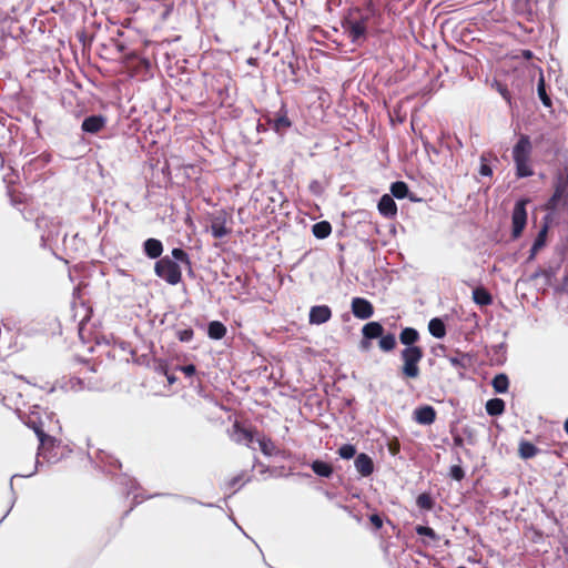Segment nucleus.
<instances>
[{
	"mask_svg": "<svg viewBox=\"0 0 568 568\" xmlns=\"http://www.w3.org/2000/svg\"><path fill=\"white\" fill-rule=\"evenodd\" d=\"M171 254L175 261H173L169 256L161 257L155 263L154 272L160 278L164 280L166 283L171 285H176L182 280V272L178 262L184 264L189 268L192 267V262L190 260L189 254L180 247H174Z\"/></svg>",
	"mask_w": 568,
	"mask_h": 568,
	"instance_id": "obj_1",
	"label": "nucleus"
},
{
	"mask_svg": "<svg viewBox=\"0 0 568 568\" xmlns=\"http://www.w3.org/2000/svg\"><path fill=\"white\" fill-rule=\"evenodd\" d=\"M532 153V144L528 135H520L517 143L513 148V159L516 166L517 178H528L534 174L530 165V158Z\"/></svg>",
	"mask_w": 568,
	"mask_h": 568,
	"instance_id": "obj_2",
	"label": "nucleus"
},
{
	"mask_svg": "<svg viewBox=\"0 0 568 568\" xmlns=\"http://www.w3.org/2000/svg\"><path fill=\"white\" fill-rule=\"evenodd\" d=\"M369 17L363 14L359 9L353 10L343 22L344 31L352 42H359L366 39L367 23Z\"/></svg>",
	"mask_w": 568,
	"mask_h": 568,
	"instance_id": "obj_3",
	"label": "nucleus"
},
{
	"mask_svg": "<svg viewBox=\"0 0 568 568\" xmlns=\"http://www.w3.org/2000/svg\"><path fill=\"white\" fill-rule=\"evenodd\" d=\"M424 356L422 347H405L400 352V358L403 361L402 376L404 378H417L420 374L419 362Z\"/></svg>",
	"mask_w": 568,
	"mask_h": 568,
	"instance_id": "obj_4",
	"label": "nucleus"
},
{
	"mask_svg": "<svg viewBox=\"0 0 568 568\" xmlns=\"http://www.w3.org/2000/svg\"><path fill=\"white\" fill-rule=\"evenodd\" d=\"M123 65L131 78L145 79L151 72V63L145 58L129 53L123 59Z\"/></svg>",
	"mask_w": 568,
	"mask_h": 568,
	"instance_id": "obj_5",
	"label": "nucleus"
},
{
	"mask_svg": "<svg viewBox=\"0 0 568 568\" xmlns=\"http://www.w3.org/2000/svg\"><path fill=\"white\" fill-rule=\"evenodd\" d=\"M529 200L521 199L516 202L513 214H511V223H513V230L511 235L514 239H518L527 223V212H526V205L528 204Z\"/></svg>",
	"mask_w": 568,
	"mask_h": 568,
	"instance_id": "obj_6",
	"label": "nucleus"
},
{
	"mask_svg": "<svg viewBox=\"0 0 568 568\" xmlns=\"http://www.w3.org/2000/svg\"><path fill=\"white\" fill-rule=\"evenodd\" d=\"M229 222H231V215L227 214L224 210L214 213L211 216L210 225L213 237L223 239L231 234L232 229L227 226Z\"/></svg>",
	"mask_w": 568,
	"mask_h": 568,
	"instance_id": "obj_7",
	"label": "nucleus"
},
{
	"mask_svg": "<svg viewBox=\"0 0 568 568\" xmlns=\"http://www.w3.org/2000/svg\"><path fill=\"white\" fill-rule=\"evenodd\" d=\"M351 307L353 315L359 320H367L374 314L373 304L364 297H354Z\"/></svg>",
	"mask_w": 568,
	"mask_h": 568,
	"instance_id": "obj_8",
	"label": "nucleus"
},
{
	"mask_svg": "<svg viewBox=\"0 0 568 568\" xmlns=\"http://www.w3.org/2000/svg\"><path fill=\"white\" fill-rule=\"evenodd\" d=\"M363 339L361 342L362 348L369 346V339L378 338L384 333V327L379 322H369L362 328Z\"/></svg>",
	"mask_w": 568,
	"mask_h": 568,
	"instance_id": "obj_9",
	"label": "nucleus"
},
{
	"mask_svg": "<svg viewBox=\"0 0 568 568\" xmlns=\"http://www.w3.org/2000/svg\"><path fill=\"white\" fill-rule=\"evenodd\" d=\"M106 118L98 114L87 116L81 124V130L85 133L97 134L105 128Z\"/></svg>",
	"mask_w": 568,
	"mask_h": 568,
	"instance_id": "obj_10",
	"label": "nucleus"
},
{
	"mask_svg": "<svg viewBox=\"0 0 568 568\" xmlns=\"http://www.w3.org/2000/svg\"><path fill=\"white\" fill-rule=\"evenodd\" d=\"M254 436L255 429L245 428L237 420L233 424L231 437L235 443H246L248 445L254 440Z\"/></svg>",
	"mask_w": 568,
	"mask_h": 568,
	"instance_id": "obj_11",
	"label": "nucleus"
},
{
	"mask_svg": "<svg viewBox=\"0 0 568 568\" xmlns=\"http://www.w3.org/2000/svg\"><path fill=\"white\" fill-rule=\"evenodd\" d=\"M268 123L272 125L273 130L277 133H282L291 128L292 122L287 116V111L282 106L280 112H277L273 119H268Z\"/></svg>",
	"mask_w": 568,
	"mask_h": 568,
	"instance_id": "obj_12",
	"label": "nucleus"
},
{
	"mask_svg": "<svg viewBox=\"0 0 568 568\" xmlns=\"http://www.w3.org/2000/svg\"><path fill=\"white\" fill-rule=\"evenodd\" d=\"M414 415L415 420L420 425H430L436 419V410L430 405L416 408Z\"/></svg>",
	"mask_w": 568,
	"mask_h": 568,
	"instance_id": "obj_13",
	"label": "nucleus"
},
{
	"mask_svg": "<svg viewBox=\"0 0 568 568\" xmlns=\"http://www.w3.org/2000/svg\"><path fill=\"white\" fill-rule=\"evenodd\" d=\"M355 468L363 477H368L374 471L373 459L367 454L361 453L355 458Z\"/></svg>",
	"mask_w": 568,
	"mask_h": 568,
	"instance_id": "obj_14",
	"label": "nucleus"
},
{
	"mask_svg": "<svg viewBox=\"0 0 568 568\" xmlns=\"http://www.w3.org/2000/svg\"><path fill=\"white\" fill-rule=\"evenodd\" d=\"M332 316V311L327 305L313 306L310 311V322L312 324H324Z\"/></svg>",
	"mask_w": 568,
	"mask_h": 568,
	"instance_id": "obj_15",
	"label": "nucleus"
},
{
	"mask_svg": "<svg viewBox=\"0 0 568 568\" xmlns=\"http://www.w3.org/2000/svg\"><path fill=\"white\" fill-rule=\"evenodd\" d=\"M378 211L385 217H394L397 214V205L389 194H384L378 202Z\"/></svg>",
	"mask_w": 568,
	"mask_h": 568,
	"instance_id": "obj_16",
	"label": "nucleus"
},
{
	"mask_svg": "<svg viewBox=\"0 0 568 568\" xmlns=\"http://www.w3.org/2000/svg\"><path fill=\"white\" fill-rule=\"evenodd\" d=\"M399 341L406 347H418L415 344L419 341V333L413 327H405L399 334Z\"/></svg>",
	"mask_w": 568,
	"mask_h": 568,
	"instance_id": "obj_17",
	"label": "nucleus"
},
{
	"mask_svg": "<svg viewBox=\"0 0 568 568\" xmlns=\"http://www.w3.org/2000/svg\"><path fill=\"white\" fill-rule=\"evenodd\" d=\"M144 253L150 258H159L163 252L162 242L156 239H148L144 244Z\"/></svg>",
	"mask_w": 568,
	"mask_h": 568,
	"instance_id": "obj_18",
	"label": "nucleus"
},
{
	"mask_svg": "<svg viewBox=\"0 0 568 568\" xmlns=\"http://www.w3.org/2000/svg\"><path fill=\"white\" fill-rule=\"evenodd\" d=\"M312 233L316 239L324 240L332 233V225L328 221H321L312 226Z\"/></svg>",
	"mask_w": 568,
	"mask_h": 568,
	"instance_id": "obj_19",
	"label": "nucleus"
},
{
	"mask_svg": "<svg viewBox=\"0 0 568 568\" xmlns=\"http://www.w3.org/2000/svg\"><path fill=\"white\" fill-rule=\"evenodd\" d=\"M257 440H258L260 449L265 456L271 457V456H275L278 454V452H280L278 448L276 447L275 443L270 437L262 436Z\"/></svg>",
	"mask_w": 568,
	"mask_h": 568,
	"instance_id": "obj_20",
	"label": "nucleus"
},
{
	"mask_svg": "<svg viewBox=\"0 0 568 568\" xmlns=\"http://www.w3.org/2000/svg\"><path fill=\"white\" fill-rule=\"evenodd\" d=\"M539 453V448L535 446L532 443L527 440H521L519 443L518 454L523 459H529L535 457Z\"/></svg>",
	"mask_w": 568,
	"mask_h": 568,
	"instance_id": "obj_21",
	"label": "nucleus"
},
{
	"mask_svg": "<svg viewBox=\"0 0 568 568\" xmlns=\"http://www.w3.org/2000/svg\"><path fill=\"white\" fill-rule=\"evenodd\" d=\"M473 300L480 306H487L493 303L490 293L484 287H477L473 291Z\"/></svg>",
	"mask_w": 568,
	"mask_h": 568,
	"instance_id": "obj_22",
	"label": "nucleus"
},
{
	"mask_svg": "<svg viewBox=\"0 0 568 568\" xmlns=\"http://www.w3.org/2000/svg\"><path fill=\"white\" fill-rule=\"evenodd\" d=\"M207 335L212 339H222L226 335V327L219 321H213L207 326Z\"/></svg>",
	"mask_w": 568,
	"mask_h": 568,
	"instance_id": "obj_23",
	"label": "nucleus"
},
{
	"mask_svg": "<svg viewBox=\"0 0 568 568\" xmlns=\"http://www.w3.org/2000/svg\"><path fill=\"white\" fill-rule=\"evenodd\" d=\"M312 470L321 477H331L333 474V466L323 460H314L311 465Z\"/></svg>",
	"mask_w": 568,
	"mask_h": 568,
	"instance_id": "obj_24",
	"label": "nucleus"
},
{
	"mask_svg": "<svg viewBox=\"0 0 568 568\" xmlns=\"http://www.w3.org/2000/svg\"><path fill=\"white\" fill-rule=\"evenodd\" d=\"M429 333L436 338H443L446 335V326L444 322L438 318H432L428 323Z\"/></svg>",
	"mask_w": 568,
	"mask_h": 568,
	"instance_id": "obj_25",
	"label": "nucleus"
},
{
	"mask_svg": "<svg viewBox=\"0 0 568 568\" xmlns=\"http://www.w3.org/2000/svg\"><path fill=\"white\" fill-rule=\"evenodd\" d=\"M486 412L490 416H499L505 412V402L501 398H491L486 403Z\"/></svg>",
	"mask_w": 568,
	"mask_h": 568,
	"instance_id": "obj_26",
	"label": "nucleus"
},
{
	"mask_svg": "<svg viewBox=\"0 0 568 568\" xmlns=\"http://www.w3.org/2000/svg\"><path fill=\"white\" fill-rule=\"evenodd\" d=\"M493 388L498 394H504L508 390L509 387V379L508 376L504 373L497 374L493 382H491Z\"/></svg>",
	"mask_w": 568,
	"mask_h": 568,
	"instance_id": "obj_27",
	"label": "nucleus"
},
{
	"mask_svg": "<svg viewBox=\"0 0 568 568\" xmlns=\"http://www.w3.org/2000/svg\"><path fill=\"white\" fill-rule=\"evenodd\" d=\"M31 427L34 430L36 435L38 436L40 449H43L47 446V444H52L54 442V437L47 435L41 424L38 425L36 423H32Z\"/></svg>",
	"mask_w": 568,
	"mask_h": 568,
	"instance_id": "obj_28",
	"label": "nucleus"
},
{
	"mask_svg": "<svg viewBox=\"0 0 568 568\" xmlns=\"http://www.w3.org/2000/svg\"><path fill=\"white\" fill-rule=\"evenodd\" d=\"M537 92H538V97L541 100L542 104L546 108H550L552 105V102H551L550 97L546 92V83H545V78H544L542 73H540L539 79H538Z\"/></svg>",
	"mask_w": 568,
	"mask_h": 568,
	"instance_id": "obj_29",
	"label": "nucleus"
},
{
	"mask_svg": "<svg viewBox=\"0 0 568 568\" xmlns=\"http://www.w3.org/2000/svg\"><path fill=\"white\" fill-rule=\"evenodd\" d=\"M396 337L392 333L382 335L378 342V346L383 352H392L396 347Z\"/></svg>",
	"mask_w": 568,
	"mask_h": 568,
	"instance_id": "obj_30",
	"label": "nucleus"
},
{
	"mask_svg": "<svg viewBox=\"0 0 568 568\" xmlns=\"http://www.w3.org/2000/svg\"><path fill=\"white\" fill-rule=\"evenodd\" d=\"M390 192L396 199H404L408 194V185L403 181L394 182L390 186Z\"/></svg>",
	"mask_w": 568,
	"mask_h": 568,
	"instance_id": "obj_31",
	"label": "nucleus"
},
{
	"mask_svg": "<svg viewBox=\"0 0 568 568\" xmlns=\"http://www.w3.org/2000/svg\"><path fill=\"white\" fill-rule=\"evenodd\" d=\"M416 504L420 509L432 510L435 503L429 494L423 493L417 497Z\"/></svg>",
	"mask_w": 568,
	"mask_h": 568,
	"instance_id": "obj_32",
	"label": "nucleus"
},
{
	"mask_svg": "<svg viewBox=\"0 0 568 568\" xmlns=\"http://www.w3.org/2000/svg\"><path fill=\"white\" fill-rule=\"evenodd\" d=\"M175 337L182 343H187L193 339L194 331L191 327L176 328Z\"/></svg>",
	"mask_w": 568,
	"mask_h": 568,
	"instance_id": "obj_33",
	"label": "nucleus"
},
{
	"mask_svg": "<svg viewBox=\"0 0 568 568\" xmlns=\"http://www.w3.org/2000/svg\"><path fill=\"white\" fill-rule=\"evenodd\" d=\"M247 480H248V479H245V474H244V473H242V474H239V475H236V476L232 477V478L227 481L226 486H227V488H229L230 490L236 491V489H237L239 487H241V486H242L244 483H246Z\"/></svg>",
	"mask_w": 568,
	"mask_h": 568,
	"instance_id": "obj_34",
	"label": "nucleus"
},
{
	"mask_svg": "<svg viewBox=\"0 0 568 568\" xmlns=\"http://www.w3.org/2000/svg\"><path fill=\"white\" fill-rule=\"evenodd\" d=\"M415 531L417 535L429 537L432 540L439 539V536L435 532V530L427 526L418 525L415 527Z\"/></svg>",
	"mask_w": 568,
	"mask_h": 568,
	"instance_id": "obj_35",
	"label": "nucleus"
},
{
	"mask_svg": "<svg viewBox=\"0 0 568 568\" xmlns=\"http://www.w3.org/2000/svg\"><path fill=\"white\" fill-rule=\"evenodd\" d=\"M356 454V448L352 444H344L338 448V455L343 459H349L353 458Z\"/></svg>",
	"mask_w": 568,
	"mask_h": 568,
	"instance_id": "obj_36",
	"label": "nucleus"
},
{
	"mask_svg": "<svg viewBox=\"0 0 568 568\" xmlns=\"http://www.w3.org/2000/svg\"><path fill=\"white\" fill-rule=\"evenodd\" d=\"M548 234V225L545 224L538 232L537 237L534 241L535 248H542L546 245V239Z\"/></svg>",
	"mask_w": 568,
	"mask_h": 568,
	"instance_id": "obj_37",
	"label": "nucleus"
},
{
	"mask_svg": "<svg viewBox=\"0 0 568 568\" xmlns=\"http://www.w3.org/2000/svg\"><path fill=\"white\" fill-rule=\"evenodd\" d=\"M449 475L453 479L460 481L465 477V471L459 465H454L450 467Z\"/></svg>",
	"mask_w": 568,
	"mask_h": 568,
	"instance_id": "obj_38",
	"label": "nucleus"
},
{
	"mask_svg": "<svg viewBox=\"0 0 568 568\" xmlns=\"http://www.w3.org/2000/svg\"><path fill=\"white\" fill-rule=\"evenodd\" d=\"M369 521L375 530H379L383 527V519L378 514L371 515Z\"/></svg>",
	"mask_w": 568,
	"mask_h": 568,
	"instance_id": "obj_39",
	"label": "nucleus"
},
{
	"mask_svg": "<svg viewBox=\"0 0 568 568\" xmlns=\"http://www.w3.org/2000/svg\"><path fill=\"white\" fill-rule=\"evenodd\" d=\"M179 369L186 376L192 377L196 373V367L193 364L180 366Z\"/></svg>",
	"mask_w": 568,
	"mask_h": 568,
	"instance_id": "obj_40",
	"label": "nucleus"
},
{
	"mask_svg": "<svg viewBox=\"0 0 568 568\" xmlns=\"http://www.w3.org/2000/svg\"><path fill=\"white\" fill-rule=\"evenodd\" d=\"M479 173H480V175H484V176H491V174H493V170H491L490 165L488 163H486L484 161V159H481Z\"/></svg>",
	"mask_w": 568,
	"mask_h": 568,
	"instance_id": "obj_41",
	"label": "nucleus"
},
{
	"mask_svg": "<svg viewBox=\"0 0 568 568\" xmlns=\"http://www.w3.org/2000/svg\"><path fill=\"white\" fill-rule=\"evenodd\" d=\"M156 372L160 373V374H163L164 376H166L169 374V367H168V364L163 361H160L158 366H156Z\"/></svg>",
	"mask_w": 568,
	"mask_h": 568,
	"instance_id": "obj_42",
	"label": "nucleus"
},
{
	"mask_svg": "<svg viewBox=\"0 0 568 568\" xmlns=\"http://www.w3.org/2000/svg\"><path fill=\"white\" fill-rule=\"evenodd\" d=\"M54 443L55 440L52 443V444H47V446L43 448V449H40V446L38 447V450H39V455L43 456L44 458H48L49 457L47 456V450H49L50 448H52L54 446Z\"/></svg>",
	"mask_w": 568,
	"mask_h": 568,
	"instance_id": "obj_43",
	"label": "nucleus"
},
{
	"mask_svg": "<svg viewBox=\"0 0 568 568\" xmlns=\"http://www.w3.org/2000/svg\"><path fill=\"white\" fill-rule=\"evenodd\" d=\"M499 92L500 94L504 97V99H506L508 102L510 101V93L508 91V89L506 87H503L499 84Z\"/></svg>",
	"mask_w": 568,
	"mask_h": 568,
	"instance_id": "obj_44",
	"label": "nucleus"
},
{
	"mask_svg": "<svg viewBox=\"0 0 568 568\" xmlns=\"http://www.w3.org/2000/svg\"><path fill=\"white\" fill-rule=\"evenodd\" d=\"M541 248H535V245L532 244L531 248H530V252H529V256L527 258V262H531L535 260L537 253L540 251Z\"/></svg>",
	"mask_w": 568,
	"mask_h": 568,
	"instance_id": "obj_45",
	"label": "nucleus"
},
{
	"mask_svg": "<svg viewBox=\"0 0 568 568\" xmlns=\"http://www.w3.org/2000/svg\"><path fill=\"white\" fill-rule=\"evenodd\" d=\"M454 446L456 447H463L464 446V439L460 435H456L453 437Z\"/></svg>",
	"mask_w": 568,
	"mask_h": 568,
	"instance_id": "obj_46",
	"label": "nucleus"
},
{
	"mask_svg": "<svg viewBox=\"0 0 568 568\" xmlns=\"http://www.w3.org/2000/svg\"><path fill=\"white\" fill-rule=\"evenodd\" d=\"M11 201H12V203H14V204H17V203H23V202H24V200H23V197H22V195H21V194H19V195H11Z\"/></svg>",
	"mask_w": 568,
	"mask_h": 568,
	"instance_id": "obj_47",
	"label": "nucleus"
},
{
	"mask_svg": "<svg viewBox=\"0 0 568 568\" xmlns=\"http://www.w3.org/2000/svg\"><path fill=\"white\" fill-rule=\"evenodd\" d=\"M165 377H166L168 383H169L170 385H173V384L176 382V377H175L173 374H170V373H169Z\"/></svg>",
	"mask_w": 568,
	"mask_h": 568,
	"instance_id": "obj_48",
	"label": "nucleus"
},
{
	"mask_svg": "<svg viewBox=\"0 0 568 568\" xmlns=\"http://www.w3.org/2000/svg\"><path fill=\"white\" fill-rule=\"evenodd\" d=\"M449 361L454 366H463L460 361L456 357H450Z\"/></svg>",
	"mask_w": 568,
	"mask_h": 568,
	"instance_id": "obj_49",
	"label": "nucleus"
},
{
	"mask_svg": "<svg viewBox=\"0 0 568 568\" xmlns=\"http://www.w3.org/2000/svg\"><path fill=\"white\" fill-rule=\"evenodd\" d=\"M559 197H560V193L557 191V192L552 195V197H551V202H555V201H556L557 199H559Z\"/></svg>",
	"mask_w": 568,
	"mask_h": 568,
	"instance_id": "obj_50",
	"label": "nucleus"
},
{
	"mask_svg": "<svg viewBox=\"0 0 568 568\" xmlns=\"http://www.w3.org/2000/svg\"><path fill=\"white\" fill-rule=\"evenodd\" d=\"M398 449H399V448H398V446H393V447H390V452H392L393 454H396V453L398 452Z\"/></svg>",
	"mask_w": 568,
	"mask_h": 568,
	"instance_id": "obj_51",
	"label": "nucleus"
},
{
	"mask_svg": "<svg viewBox=\"0 0 568 568\" xmlns=\"http://www.w3.org/2000/svg\"><path fill=\"white\" fill-rule=\"evenodd\" d=\"M564 429L568 434V418L565 420Z\"/></svg>",
	"mask_w": 568,
	"mask_h": 568,
	"instance_id": "obj_52",
	"label": "nucleus"
},
{
	"mask_svg": "<svg viewBox=\"0 0 568 568\" xmlns=\"http://www.w3.org/2000/svg\"><path fill=\"white\" fill-rule=\"evenodd\" d=\"M373 8V0H367V9H372Z\"/></svg>",
	"mask_w": 568,
	"mask_h": 568,
	"instance_id": "obj_53",
	"label": "nucleus"
},
{
	"mask_svg": "<svg viewBox=\"0 0 568 568\" xmlns=\"http://www.w3.org/2000/svg\"><path fill=\"white\" fill-rule=\"evenodd\" d=\"M528 55H531L530 51H527V53H525V57H528Z\"/></svg>",
	"mask_w": 568,
	"mask_h": 568,
	"instance_id": "obj_54",
	"label": "nucleus"
},
{
	"mask_svg": "<svg viewBox=\"0 0 568 568\" xmlns=\"http://www.w3.org/2000/svg\"><path fill=\"white\" fill-rule=\"evenodd\" d=\"M528 55H531L530 51H527V53H525V57H528Z\"/></svg>",
	"mask_w": 568,
	"mask_h": 568,
	"instance_id": "obj_55",
	"label": "nucleus"
},
{
	"mask_svg": "<svg viewBox=\"0 0 568 568\" xmlns=\"http://www.w3.org/2000/svg\"><path fill=\"white\" fill-rule=\"evenodd\" d=\"M528 55H531L530 51H527V53H525V57H528Z\"/></svg>",
	"mask_w": 568,
	"mask_h": 568,
	"instance_id": "obj_56",
	"label": "nucleus"
}]
</instances>
